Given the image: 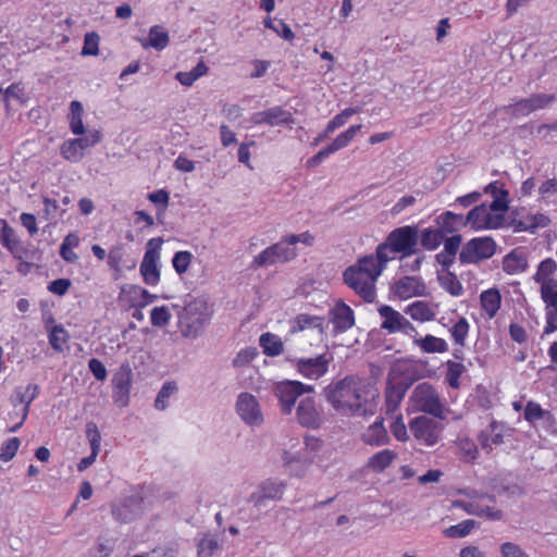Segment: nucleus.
Listing matches in <instances>:
<instances>
[{
    "label": "nucleus",
    "instance_id": "obj_1",
    "mask_svg": "<svg viewBox=\"0 0 557 557\" xmlns=\"http://www.w3.org/2000/svg\"><path fill=\"white\" fill-rule=\"evenodd\" d=\"M385 268L375 253L363 256L343 272V280L364 302L371 304L376 298L377 278Z\"/></svg>",
    "mask_w": 557,
    "mask_h": 557
},
{
    "label": "nucleus",
    "instance_id": "obj_2",
    "mask_svg": "<svg viewBox=\"0 0 557 557\" xmlns=\"http://www.w3.org/2000/svg\"><path fill=\"white\" fill-rule=\"evenodd\" d=\"M366 385L358 379L346 376L329 384L324 388V396L331 406L345 414L361 416L367 412Z\"/></svg>",
    "mask_w": 557,
    "mask_h": 557
},
{
    "label": "nucleus",
    "instance_id": "obj_3",
    "mask_svg": "<svg viewBox=\"0 0 557 557\" xmlns=\"http://www.w3.org/2000/svg\"><path fill=\"white\" fill-rule=\"evenodd\" d=\"M419 231L417 226L406 225L392 231L384 243L377 245L375 255L385 264L395 259L399 253L400 258H407L418 251Z\"/></svg>",
    "mask_w": 557,
    "mask_h": 557
},
{
    "label": "nucleus",
    "instance_id": "obj_4",
    "mask_svg": "<svg viewBox=\"0 0 557 557\" xmlns=\"http://www.w3.org/2000/svg\"><path fill=\"white\" fill-rule=\"evenodd\" d=\"M212 310L208 302L195 298L187 302L178 314V329L184 337H196L210 320Z\"/></svg>",
    "mask_w": 557,
    "mask_h": 557
},
{
    "label": "nucleus",
    "instance_id": "obj_5",
    "mask_svg": "<svg viewBox=\"0 0 557 557\" xmlns=\"http://www.w3.org/2000/svg\"><path fill=\"white\" fill-rule=\"evenodd\" d=\"M412 407L420 412L445 419L448 410L443 404L437 389L430 383L418 384L410 396Z\"/></svg>",
    "mask_w": 557,
    "mask_h": 557
},
{
    "label": "nucleus",
    "instance_id": "obj_6",
    "mask_svg": "<svg viewBox=\"0 0 557 557\" xmlns=\"http://www.w3.org/2000/svg\"><path fill=\"white\" fill-rule=\"evenodd\" d=\"M162 244V237H153L150 238L146 245V251L139 267V272L144 283L149 286H157L161 281L159 261Z\"/></svg>",
    "mask_w": 557,
    "mask_h": 557
},
{
    "label": "nucleus",
    "instance_id": "obj_7",
    "mask_svg": "<svg viewBox=\"0 0 557 557\" xmlns=\"http://www.w3.org/2000/svg\"><path fill=\"white\" fill-rule=\"evenodd\" d=\"M496 243L490 236L474 237L461 246L459 262L461 264H478L492 258L496 252Z\"/></svg>",
    "mask_w": 557,
    "mask_h": 557
},
{
    "label": "nucleus",
    "instance_id": "obj_8",
    "mask_svg": "<svg viewBox=\"0 0 557 557\" xmlns=\"http://www.w3.org/2000/svg\"><path fill=\"white\" fill-rule=\"evenodd\" d=\"M313 392L314 387L312 385L292 380L280 382L274 388V394L278 399L281 410L284 414H289L293 411L298 397Z\"/></svg>",
    "mask_w": 557,
    "mask_h": 557
},
{
    "label": "nucleus",
    "instance_id": "obj_9",
    "mask_svg": "<svg viewBox=\"0 0 557 557\" xmlns=\"http://www.w3.org/2000/svg\"><path fill=\"white\" fill-rule=\"evenodd\" d=\"M297 256L296 248L287 244L285 237L281 242L271 245L257 255L251 263L253 268H264L277 263H285L293 260Z\"/></svg>",
    "mask_w": 557,
    "mask_h": 557
},
{
    "label": "nucleus",
    "instance_id": "obj_10",
    "mask_svg": "<svg viewBox=\"0 0 557 557\" xmlns=\"http://www.w3.org/2000/svg\"><path fill=\"white\" fill-rule=\"evenodd\" d=\"M409 430L419 444L433 446L441 440L443 425L431 418L419 416L410 420Z\"/></svg>",
    "mask_w": 557,
    "mask_h": 557
},
{
    "label": "nucleus",
    "instance_id": "obj_11",
    "mask_svg": "<svg viewBox=\"0 0 557 557\" xmlns=\"http://www.w3.org/2000/svg\"><path fill=\"white\" fill-rule=\"evenodd\" d=\"M38 395L39 386L37 384H28L24 388L17 387L14 391V394L11 397V403L15 409L20 407L17 412L20 420L15 424L9 426V432H16L24 424L28 417L30 404Z\"/></svg>",
    "mask_w": 557,
    "mask_h": 557
},
{
    "label": "nucleus",
    "instance_id": "obj_12",
    "mask_svg": "<svg viewBox=\"0 0 557 557\" xmlns=\"http://www.w3.org/2000/svg\"><path fill=\"white\" fill-rule=\"evenodd\" d=\"M332 360V356L327 354L313 358H299L295 362V369L301 376L317 381L327 373Z\"/></svg>",
    "mask_w": 557,
    "mask_h": 557
},
{
    "label": "nucleus",
    "instance_id": "obj_13",
    "mask_svg": "<svg viewBox=\"0 0 557 557\" xmlns=\"http://www.w3.org/2000/svg\"><path fill=\"white\" fill-rule=\"evenodd\" d=\"M362 125H351L346 131L342 132L327 147L321 149L318 153L311 157L307 161L308 168L318 166L324 159H326L332 153L347 147L352 139L356 137L357 133L361 129Z\"/></svg>",
    "mask_w": 557,
    "mask_h": 557
},
{
    "label": "nucleus",
    "instance_id": "obj_14",
    "mask_svg": "<svg viewBox=\"0 0 557 557\" xmlns=\"http://www.w3.org/2000/svg\"><path fill=\"white\" fill-rule=\"evenodd\" d=\"M391 293L399 300H407L412 297L425 296L426 285L421 277L407 275L393 283Z\"/></svg>",
    "mask_w": 557,
    "mask_h": 557
},
{
    "label": "nucleus",
    "instance_id": "obj_15",
    "mask_svg": "<svg viewBox=\"0 0 557 557\" xmlns=\"http://www.w3.org/2000/svg\"><path fill=\"white\" fill-rule=\"evenodd\" d=\"M133 382V372L128 364H123L112 377L113 400L119 407H126Z\"/></svg>",
    "mask_w": 557,
    "mask_h": 557
},
{
    "label": "nucleus",
    "instance_id": "obj_16",
    "mask_svg": "<svg viewBox=\"0 0 557 557\" xmlns=\"http://www.w3.org/2000/svg\"><path fill=\"white\" fill-rule=\"evenodd\" d=\"M555 100V96L546 94H534L529 98L520 99L517 102L504 108L507 113L513 116H527L530 113L546 108Z\"/></svg>",
    "mask_w": 557,
    "mask_h": 557
},
{
    "label": "nucleus",
    "instance_id": "obj_17",
    "mask_svg": "<svg viewBox=\"0 0 557 557\" xmlns=\"http://www.w3.org/2000/svg\"><path fill=\"white\" fill-rule=\"evenodd\" d=\"M512 429L505 422L493 420L488 426L478 435V441L485 451L490 453L494 446L505 443V437L510 436Z\"/></svg>",
    "mask_w": 557,
    "mask_h": 557
},
{
    "label": "nucleus",
    "instance_id": "obj_18",
    "mask_svg": "<svg viewBox=\"0 0 557 557\" xmlns=\"http://www.w3.org/2000/svg\"><path fill=\"white\" fill-rule=\"evenodd\" d=\"M252 125L284 126L294 122L293 114L282 107H272L264 111L255 112L250 116Z\"/></svg>",
    "mask_w": 557,
    "mask_h": 557
},
{
    "label": "nucleus",
    "instance_id": "obj_19",
    "mask_svg": "<svg viewBox=\"0 0 557 557\" xmlns=\"http://www.w3.org/2000/svg\"><path fill=\"white\" fill-rule=\"evenodd\" d=\"M496 499L491 495H482L463 505V509L469 515L485 517L488 520H500L503 512L494 507Z\"/></svg>",
    "mask_w": 557,
    "mask_h": 557
},
{
    "label": "nucleus",
    "instance_id": "obj_20",
    "mask_svg": "<svg viewBox=\"0 0 557 557\" xmlns=\"http://www.w3.org/2000/svg\"><path fill=\"white\" fill-rule=\"evenodd\" d=\"M297 421L300 425L308 429H318L322 423V416L317 408L313 397L302 398L296 409Z\"/></svg>",
    "mask_w": 557,
    "mask_h": 557
},
{
    "label": "nucleus",
    "instance_id": "obj_21",
    "mask_svg": "<svg viewBox=\"0 0 557 557\" xmlns=\"http://www.w3.org/2000/svg\"><path fill=\"white\" fill-rule=\"evenodd\" d=\"M240 418L250 425H259L263 421L262 413L256 397L249 393H242L236 403Z\"/></svg>",
    "mask_w": 557,
    "mask_h": 557
},
{
    "label": "nucleus",
    "instance_id": "obj_22",
    "mask_svg": "<svg viewBox=\"0 0 557 557\" xmlns=\"http://www.w3.org/2000/svg\"><path fill=\"white\" fill-rule=\"evenodd\" d=\"M490 206H475L466 216H463L465 226L471 225L473 230H491L499 226V222L492 215Z\"/></svg>",
    "mask_w": 557,
    "mask_h": 557
},
{
    "label": "nucleus",
    "instance_id": "obj_23",
    "mask_svg": "<svg viewBox=\"0 0 557 557\" xmlns=\"http://www.w3.org/2000/svg\"><path fill=\"white\" fill-rule=\"evenodd\" d=\"M330 321L335 334H342L355 325V313L344 301H337L330 310Z\"/></svg>",
    "mask_w": 557,
    "mask_h": 557
},
{
    "label": "nucleus",
    "instance_id": "obj_24",
    "mask_svg": "<svg viewBox=\"0 0 557 557\" xmlns=\"http://www.w3.org/2000/svg\"><path fill=\"white\" fill-rule=\"evenodd\" d=\"M502 294L496 287H491L480 294L481 315L484 319H494L502 307Z\"/></svg>",
    "mask_w": 557,
    "mask_h": 557
},
{
    "label": "nucleus",
    "instance_id": "obj_25",
    "mask_svg": "<svg viewBox=\"0 0 557 557\" xmlns=\"http://www.w3.org/2000/svg\"><path fill=\"white\" fill-rule=\"evenodd\" d=\"M485 194L492 196L493 201L490 203L491 211L506 212L509 208V193L505 188V184L500 181L491 182L485 188Z\"/></svg>",
    "mask_w": 557,
    "mask_h": 557
},
{
    "label": "nucleus",
    "instance_id": "obj_26",
    "mask_svg": "<svg viewBox=\"0 0 557 557\" xmlns=\"http://www.w3.org/2000/svg\"><path fill=\"white\" fill-rule=\"evenodd\" d=\"M404 311L419 323L433 321L436 317V306L424 300H416L409 304Z\"/></svg>",
    "mask_w": 557,
    "mask_h": 557
},
{
    "label": "nucleus",
    "instance_id": "obj_27",
    "mask_svg": "<svg viewBox=\"0 0 557 557\" xmlns=\"http://www.w3.org/2000/svg\"><path fill=\"white\" fill-rule=\"evenodd\" d=\"M138 500L133 497H125L111 505V513L113 518L120 523H127L135 519Z\"/></svg>",
    "mask_w": 557,
    "mask_h": 557
},
{
    "label": "nucleus",
    "instance_id": "obj_28",
    "mask_svg": "<svg viewBox=\"0 0 557 557\" xmlns=\"http://www.w3.org/2000/svg\"><path fill=\"white\" fill-rule=\"evenodd\" d=\"M502 268L505 273L510 275L524 272L528 268L527 253L520 248L511 250L503 258Z\"/></svg>",
    "mask_w": 557,
    "mask_h": 557
},
{
    "label": "nucleus",
    "instance_id": "obj_29",
    "mask_svg": "<svg viewBox=\"0 0 557 557\" xmlns=\"http://www.w3.org/2000/svg\"><path fill=\"white\" fill-rule=\"evenodd\" d=\"M436 227L446 237L449 234H458L465 227L462 214H457L451 211H445L435 219Z\"/></svg>",
    "mask_w": 557,
    "mask_h": 557
},
{
    "label": "nucleus",
    "instance_id": "obj_30",
    "mask_svg": "<svg viewBox=\"0 0 557 557\" xmlns=\"http://www.w3.org/2000/svg\"><path fill=\"white\" fill-rule=\"evenodd\" d=\"M284 487L285 485L283 483L267 480L260 485L259 492L251 494L250 500L255 506H261L265 499H280L283 495Z\"/></svg>",
    "mask_w": 557,
    "mask_h": 557
},
{
    "label": "nucleus",
    "instance_id": "obj_31",
    "mask_svg": "<svg viewBox=\"0 0 557 557\" xmlns=\"http://www.w3.org/2000/svg\"><path fill=\"white\" fill-rule=\"evenodd\" d=\"M379 314L383 319L381 329L387 331L389 334L398 333L401 330V324L405 317L388 305H383L379 308Z\"/></svg>",
    "mask_w": 557,
    "mask_h": 557
},
{
    "label": "nucleus",
    "instance_id": "obj_32",
    "mask_svg": "<svg viewBox=\"0 0 557 557\" xmlns=\"http://www.w3.org/2000/svg\"><path fill=\"white\" fill-rule=\"evenodd\" d=\"M1 230H0V244L7 248L16 259L22 258L23 248L21 243L15 235V231L13 227L9 225L7 220H1Z\"/></svg>",
    "mask_w": 557,
    "mask_h": 557
},
{
    "label": "nucleus",
    "instance_id": "obj_33",
    "mask_svg": "<svg viewBox=\"0 0 557 557\" xmlns=\"http://www.w3.org/2000/svg\"><path fill=\"white\" fill-rule=\"evenodd\" d=\"M397 458V453L392 449H383L371 456L366 467L375 473H381L386 470Z\"/></svg>",
    "mask_w": 557,
    "mask_h": 557
},
{
    "label": "nucleus",
    "instance_id": "obj_34",
    "mask_svg": "<svg viewBox=\"0 0 557 557\" xmlns=\"http://www.w3.org/2000/svg\"><path fill=\"white\" fill-rule=\"evenodd\" d=\"M359 112L358 108H346L341 113L336 114L332 120L329 121L323 134H320L314 138L313 144L318 145L324 138H326L330 134L334 133L337 128L345 125L349 117L357 114Z\"/></svg>",
    "mask_w": 557,
    "mask_h": 557
},
{
    "label": "nucleus",
    "instance_id": "obj_35",
    "mask_svg": "<svg viewBox=\"0 0 557 557\" xmlns=\"http://www.w3.org/2000/svg\"><path fill=\"white\" fill-rule=\"evenodd\" d=\"M388 434L383 425V420L372 423L362 434V441L371 446H381L388 443Z\"/></svg>",
    "mask_w": 557,
    "mask_h": 557
},
{
    "label": "nucleus",
    "instance_id": "obj_36",
    "mask_svg": "<svg viewBox=\"0 0 557 557\" xmlns=\"http://www.w3.org/2000/svg\"><path fill=\"white\" fill-rule=\"evenodd\" d=\"M413 344L424 354H443L448 350V345L444 338L431 334L414 338Z\"/></svg>",
    "mask_w": 557,
    "mask_h": 557
},
{
    "label": "nucleus",
    "instance_id": "obj_37",
    "mask_svg": "<svg viewBox=\"0 0 557 557\" xmlns=\"http://www.w3.org/2000/svg\"><path fill=\"white\" fill-rule=\"evenodd\" d=\"M550 219L541 212L528 213L522 215L518 221V226L521 231L534 233L537 228H544L548 226Z\"/></svg>",
    "mask_w": 557,
    "mask_h": 557
},
{
    "label": "nucleus",
    "instance_id": "obj_38",
    "mask_svg": "<svg viewBox=\"0 0 557 557\" xmlns=\"http://www.w3.org/2000/svg\"><path fill=\"white\" fill-rule=\"evenodd\" d=\"M458 457L463 462H473L479 456V448L475 442L467 436H459L456 442Z\"/></svg>",
    "mask_w": 557,
    "mask_h": 557
},
{
    "label": "nucleus",
    "instance_id": "obj_39",
    "mask_svg": "<svg viewBox=\"0 0 557 557\" xmlns=\"http://www.w3.org/2000/svg\"><path fill=\"white\" fill-rule=\"evenodd\" d=\"M170 38L166 30L161 26L154 25L149 30V39L140 40L141 46L146 49L152 47L157 50H163L169 45Z\"/></svg>",
    "mask_w": 557,
    "mask_h": 557
},
{
    "label": "nucleus",
    "instance_id": "obj_40",
    "mask_svg": "<svg viewBox=\"0 0 557 557\" xmlns=\"http://www.w3.org/2000/svg\"><path fill=\"white\" fill-rule=\"evenodd\" d=\"M446 371L444 381L451 388L460 387V377L466 372V367L460 361L447 360L444 363Z\"/></svg>",
    "mask_w": 557,
    "mask_h": 557
},
{
    "label": "nucleus",
    "instance_id": "obj_41",
    "mask_svg": "<svg viewBox=\"0 0 557 557\" xmlns=\"http://www.w3.org/2000/svg\"><path fill=\"white\" fill-rule=\"evenodd\" d=\"M440 285L443 289L449 293L451 296H460L463 293V287L457 275L449 271L443 270L438 274Z\"/></svg>",
    "mask_w": 557,
    "mask_h": 557
},
{
    "label": "nucleus",
    "instance_id": "obj_42",
    "mask_svg": "<svg viewBox=\"0 0 557 557\" xmlns=\"http://www.w3.org/2000/svg\"><path fill=\"white\" fill-rule=\"evenodd\" d=\"M83 113H84L83 104L77 100H73L70 103L69 124H70V128L74 135H83L85 133V126L83 123Z\"/></svg>",
    "mask_w": 557,
    "mask_h": 557
},
{
    "label": "nucleus",
    "instance_id": "obj_43",
    "mask_svg": "<svg viewBox=\"0 0 557 557\" xmlns=\"http://www.w3.org/2000/svg\"><path fill=\"white\" fill-rule=\"evenodd\" d=\"M259 343L263 352L269 357H276L284 350V345L281 338L269 332L260 336Z\"/></svg>",
    "mask_w": 557,
    "mask_h": 557
},
{
    "label": "nucleus",
    "instance_id": "obj_44",
    "mask_svg": "<svg viewBox=\"0 0 557 557\" xmlns=\"http://www.w3.org/2000/svg\"><path fill=\"white\" fill-rule=\"evenodd\" d=\"M523 417L529 423H535L540 420H552L553 414L548 410H544L540 404L529 400L523 410Z\"/></svg>",
    "mask_w": 557,
    "mask_h": 557
},
{
    "label": "nucleus",
    "instance_id": "obj_45",
    "mask_svg": "<svg viewBox=\"0 0 557 557\" xmlns=\"http://www.w3.org/2000/svg\"><path fill=\"white\" fill-rule=\"evenodd\" d=\"M470 324L463 317L459 318L449 329L450 336L455 345L463 347L469 335Z\"/></svg>",
    "mask_w": 557,
    "mask_h": 557
},
{
    "label": "nucleus",
    "instance_id": "obj_46",
    "mask_svg": "<svg viewBox=\"0 0 557 557\" xmlns=\"http://www.w3.org/2000/svg\"><path fill=\"white\" fill-rule=\"evenodd\" d=\"M556 270L557 262L553 258H546L539 263L533 278L536 283L552 282Z\"/></svg>",
    "mask_w": 557,
    "mask_h": 557
},
{
    "label": "nucleus",
    "instance_id": "obj_47",
    "mask_svg": "<svg viewBox=\"0 0 557 557\" xmlns=\"http://www.w3.org/2000/svg\"><path fill=\"white\" fill-rule=\"evenodd\" d=\"M49 344L55 351H63L69 342V333L62 325H54L49 330Z\"/></svg>",
    "mask_w": 557,
    "mask_h": 557
},
{
    "label": "nucleus",
    "instance_id": "obj_48",
    "mask_svg": "<svg viewBox=\"0 0 557 557\" xmlns=\"http://www.w3.org/2000/svg\"><path fill=\"white\" fill-rule=\"evenodd\" d=\"M208 72V66L200 61L189 72H177L175 78L184 86H191L198 78Z\"/></svg>",
    "mask_w": 557,
    "mask_h": 557
},
{
    "label": "nucleus",
    "instance_id": "obj_49",
    "mask_svg": "<svg viewBox=\"0 0 557 557\" xmlns=\"http://www.w3.org/2000/svg\"><path fill=\"white\" fill-rule=\"evenodd\" d=\"M445 236L437 227H429L422 232L421 244L428 250H435L444 242Z\"/></svg>",
    "mask_w": 557,
    "mask_h": 557
},
{
    "label": "nucleus",
    "instance_id": "obj_50",
    "mask_svg": "<svg viewBox=\"0 0 557 557\" xmlns=\"http://www.w3.org/2000/svg\"><path fill=\"white\" fill-rule=\"evenodd\" d=\"M476 522L472 519H466L455 525H450L449 528L444 530V534L450 539H461L470 534V532L475 528Z\"/></svg>",
    "mask_w": 557,
    "mask_h": 557
},
{
    "label": "nucleus",
    "instance_id": "obj_51",
    "mask_svg": "<svg viewBox=\"0 0 557 557\" xmlns=\"http://www.w3.org/2000/svg\"><path fill=\"white\" fill-rule=\"evenodd\" d=\"M219 548L218 539L212 534H206L197 545V557H212Z\"/></svg>",
    "mask_w": 557,
    "mask_h": 557
},
{
    "label": "nucleus",
    "instance_id": "obj_52",
    "mask_svg": "<svg viewBox=\"0 0 557 557\" xmlns=\"http://www.w3.org/2000/svg\"><path fill=\"white\" fill-rule=\"evenodd\" d=\"M324 319L309 314H299L295 319L294 330L304 331L307 329H318L320 332L323 330Z\"/></svg>",
    "mask_w": 557,
    "mask_h": 557
},
{
    "label": "nucleus",
    "instance_id": "obj_53",
    "mask_svg": "<svg viewBox=\"0 0 557 557\" xmlns=\"http://www.w3.org/2000/svg\"><path fill=\"white\" fill-rule=\"evenodd\" d=\"M60 153L70 162H78L84 157V152L81 151L74 139L65 140L60 147Z\"/></svg>",
    "mask_w": 557,
    "mask_h": 557
},
{
    "label": "nucleus",
    "instance_id": "obj_54",
    "mask_svg": "<svg viewBox=\"0 0 557 557\" xmlns=\"http://www.w3.org/2000/svg\"><path fill=\"white\" fill-rule=\"evenodd\" d=\"M283 459L285 466L289 468L290 474L296 476H301L305 470L311 465V460H300L299 458L292 457L287 451L284 453Z\"/></svg>",
    "mask_w": 557,
    "mask_h": 557
},
{
    "label": "nucleus",
    "instance_id": "obj_55",
    "mask_svg": "<svg viewBox=\"0 0 557 557\" xmlns=\"http://www.w3.org/2000/svg\"><path fill=\"white\" fill-rule=\"evenodd\" d=\"M541 284V298L545 307H555L557 305V281L544 282Z\"/></svg>",
    "mask_w": 557,
    "mask_h": 557
},
{
    "label": "nucleus",
    "instance_id": "obj_56",
    "mask_svg": "<svg viewBox=\"0 0 557 557\" xmlns=\"http://www.w3.org/2000/svg\"><path fill=\"white\" fill-rule=\"evenodd\" d=\"M193 260V255L190 251L181 250L174 253L172 259V264L175 272L178 275H182L187 272Z\"/></svg>",
    "mask_w": 557,
    "mask_h": 557
},
{
    "label": "nucleus",
    "instance_id": "obj_57",
    "mask_svg": "<svg viewBox=\"0 0 557 557\" xmlns=\"http://www.w3.org/2000/svg\"><path fill=\"white\" fill-rule=\"evenodd\" d=\"M100 36L96 32L87 33L84 37V45L81 54L84 57L99 54Z\"/></svg>",
    "mask_w": 557,
    "mask_h": 557
},
{
    "label": "nucleus",
    "instance_id": "obj_58",
    "mask_svg": "<svg viewBox=\"0 0 557 557\" xmlns=\"http://www.w3.org/2000/svg\"><path fill=\"white\" fill-rule=\"evenodd\" d=\"M177 391V386L174 382H166L160 389L154 406L159 410H164L168 407V399Z\"/></svg>",
    "mask_w": 557,
    "mask_h": 557
},
{
    "label": "nucleus",
    "instance_id": "obj_59",
    "mask_svg": "<svg viewBox=\"0 0 557 557\" xmlns=\"http://www.w3.org/2000/svg\"><path fill=\"white\" fill-rule=\"evenodd\" d=\"M258 355L259 352L256 347L243 348L237 352V355L233 359V366L236 368L248 366L258 357Z\"/></svg>",
    "mask_w": 557,
    "mask_h": 557
},
{
    "label": "nucleus",
    "instance_id": "obj_60",
    "mask_svg": "<svg viewBox=\"0 0 557 557\" xmlns=\"http://www.w3.org/2000/svg\"><path fill=\"white\" fill-rule=\"evenodd\" d=\"M20 444L17 437L7 440L0 448V460L3 462L12 460L18 450Z\"/></svg>",
    "mask_w": 557,
    "mask_h": 557
},
{
    "label": "nucleus",
    "instance_id": "obj_61",
    "mask_svg": "<svg viewBox=\"0 0 557 557\" xmlns=\"http://www.w3.org/2000/svg\"><path fill=\"white\" fill-rule=\"evenodd\" d=\"M171 319V313L166 306L154 307L150 312V321L153 326H165Z\"/></svg>",
    "mask_w": 557,
    "mask_h": 557
},
{
    "label": "nucleus",
    "instance_id": "obj_62",
    "mask_svg": "<svg viewBox=\"0 0 557 557\" xmlns=\"http://www.w3.org/2000/svg\"><path fill=\"white\" fill-rule=\"evenodd\" d=\"M545 321L543 335H549L557 331V305L555 307H545Z\"/></svg>",
    "mask_w": 557,
    "mask_h": 557
},
{
    "label": "nucleus",
    "instance_id": "obj_63",
    "mask_svg": "<svg viewBox=\"0 0 557 557\" xmlns=\"http://www.w3.org/2000/svg\"><path fill=\"white\" fill-rule=\"evenodd\" d=\"M391 432L397 441L406 442L409 438L407 426L403 417L397 416L391 424Z\"/></svg>",
    "mask_w": 557,
    "mask_h": 557
},
{
    "label": "nucleus",
    "instance_id": "obj_64",
    "mask_svg": "<svg viewBox=\"0 0 557 557\" xmlns=\"http://www.w3.org/2000/svg\"><path fill=\"white\" fill-rule=\"evenodd\" d=\"M124 249L122 246H114L108 253V265L110 269L120 272L123 262Z\"/></svg>",
    "mask_w": 557,
    "mask_h": 557
}]
</instances>
